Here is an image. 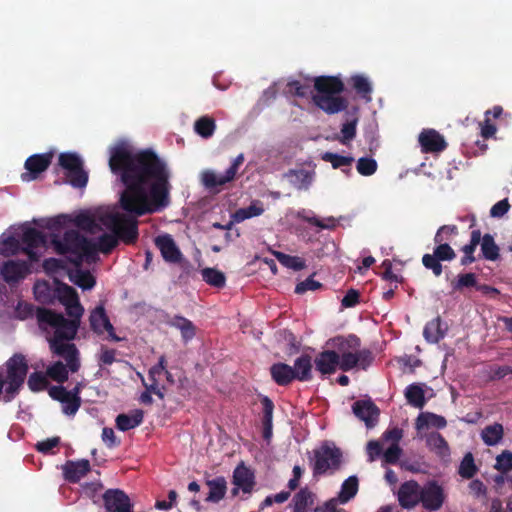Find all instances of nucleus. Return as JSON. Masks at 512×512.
Returning a JSON list of instances; mask_svg holds the SVG:
<instances>
[{"mask_svg": "<svg viewBox=\"0 0 512 512\" xmlns=\"http://www.w3.org/2000/svg\"><path fill=\"white\" fill-rule=\"evenodd\" d=\"M109 167L120 176L125 190L120 196L123 213H107L101 217L102 224L112 232L99 236L96 252L109 254L119 240L134 244L139 236L136 217L152 214L170 203L169 172L166 163L152 149L132 153L125 146L112 148Z\"/></svg>", "mask_w": 512, "mask_h": 512, "instance_id": "f257e3e1", "label": "nucleus"}, {"mask_svg": "<svg viewBox=\"0 0 512 512\" xmlns=\"http://www.w3.org/2000/svg\"><path fill=\"white\" fill-rule=\"evenodd\" d=\"M39 328L49 342L53 354L64 358L72 373L80 368L79 351L75 344L68 341L74 339L79 322H39Z\"/></svg>", "mask_w": 512, "mask_h": 512, "instance_id": "f03ea898", "label": "nucleus"}, {"mask_svg": "<svg viewBox=\"0 0 512 512\" xmlns=\"http://www.w3.org/2000/svg\"><path fill=\"white\" fill-rule=\"evenodd\" d=\"M55 251L60 255H68L71 262L80 265L84 257L88 260L96 258V245L77 230H68L62 237L53 235L51 239Z\"/></svg>", "mask_w": 512, "mask_h": 512, "instance_id": "7ed1b4c3", "label": "nucleus"}, {"mask_svg": "<svg viewBox=\"0 0 512 512\" xmlns=\"http://www.w3.org/2000/svg\"><path fill=\"white\" fill-rule=\"evenodd\" d=\"M339 350V368L343 371H349L360 365L363 369L369 366L373 360L372 353L369 350H359L360 341L356 337H350L347 340H340Z\"/></svg>", "mask_w": 512, "mask_h": 512, "instance_id": "20e7f679", "label": "nucleus"}, {"mask_svg": "<svg viewBox=\"0 0 512 512\" xmlns=\"http://www.w3.org/2000/svg\"><path fill=\"white\" fill-rule=\"evenodd\" d=\"M59 165L66 170L69 184L74 188H83L87 185L88 174L83 168V161L76 153H61Z\"/></svg>", "mask_w": 512, "mask_h": 512, "instance_id": "39448f33", "label": "nucleus"}, {"mask_svg": "<svg viewBox=\"0 0 512 512\" xmlns=\"http://www.w3.org/2000/svg\"><path fill=\"white\" fill-rule=\"evenodd\" d=\"M342 453L338 448L327 444L314 450L313 474L314 476L335 471L340 467Z\"/></svg>", "mask_w": 512, "mask_h": 512, "instance_id": "423d86ee", "label": "nucleus"}, {"mask_svg": "<svg viewBox=\"0 0 512 512\" xmlns=\"http://www.w3.org/2000/svg\"><path fill=\"white\" fill-rule=\"evenodd\" d=\"M436 247L432 254H424L422 257L423 266L431 270L435 277L441 276L443 266L441 261H452L456 258V253L449 243H435Z\"/></svg>", "mask_w": 512, "mask_h": 512, "instance_id": "0eeeda50", "label": "nucleus"}, {"mask_svg": "<svg viewBox=\"0 0 512 512\" xmlns=\"http://www.w3.org/2000/svg\"><path fill=\"white\" fill-rule=\"evenodd\" d=\"M56 302H59L65 307L66 313L71 320H81L84 313V308L80 304L76 290L64 283H59L56 286Z\"/></svg>", "mask_w": 512, "mask_h": 512, "instance_id": "6e6552de", "label": "nucleus"}, {"mask_svg": "<svg viewBox=\"0 0 512 512\" xmlns=\"http://www.w3.org/2000/svg\"><path fill=\"white\" fill-rule=\"evenodd\" d=\"M244 162V155L239 154L226 170L224 175H218L212 170H206L202 173V183L207 189H215L234 180L239 167Z\"/></svg>", "mask_w": 512, "mask_h": 512, "instance_id": "1a4fd4ad", "label": "nucleus"}, {"mask_svg": "<svg viewBox=\"0 0 512 512\" xmlns=\"http://www.w3.org/2000/svg\"><path fill=\"white\" fill-rule=\"evenodd\" d=\"M445 499L446 495L444 489L436 481H431L421 488L420 503L426 510H439L443 506Z\"/></svg>", "mask_w": 512, "mask_h": 512, "instance_id": "9d476101", "label": "nucleus"}, {"mask_svg": "<svg viewBox=\"0 0 512 512\" xmlns=\"http://www.w3.org/2000/svg\"><path fill=\"white\" fill-rule=\"evenodd\" d=\"M18 320H67L62 314L52 313L45 308L35 309L34 305L25 301H19L15 309Z\"/></svg>", "mask_w": 512, "mask_h": 512, "instance_id": "9b49d317", "label": "nucleus"}, {"mask_svg": "<svg viewBox=\"0 0 512 512\" xmlns=\"http://www.w3.org/2000/svg\"><path fill=\"white\" fill-rule=\"evenodd\" d=\"M46 236L43 232L36 228H25L21 236L22 251L28 256L31 261H38L39 254L34 250L38 247L45 246Z\"/></svg>", "mask_w": 512, "mask_h": 512, "instance_id": "f8f14e48", "label": "nucleus"}, {"mask_svg": "<svg viewBox=\"0 0 512 512\" xmlns=\"http://www.w3.org/2000/svg\"><path fill=\"white\" fill-rule=\"evenodd\" d=\"M53 158V153L34 154L28 157L24 167L28 173L22 174L23 180H34L48 169Z\"/></svg>", "mask_w": 512, "mask_h": 512, "instance_id": "ddd939ff", "label": "nucleus"}, {"mask_svg": "<svg viewBox=\"0 0 512 512\" xmlns=\"http://www.w3.org/2000/svg\"><path fill=\"white\" fill-rule=\"evenodd\" d=\"M354 415L363 421L367 428H372L376 425L380 411L378 407L370 400H357L352 405Z\"/></svg>", "mask_w": 512, "mask_h": 512, "instance_id": "4468645a", "label": "nucleus"}, {"mask_svg": "<svg viewBox=\"0 0 512 512\" xmlns=\"http://www.w3.org/2000/svg\"><path fill=\"white\" fill-rule=\"evenodd\" d=\"M397 496L402 508L412 509L420 503L421 487L414 480L406 481L399 487Z\"/></svg>", "mask_w": 512, "mask_h": 512, "instance_id": "2eb2a0df", "label": "nucleus"}, {"mask_svg": "<svg viewBox=\"0 0 512 512\" xmlns=\"http://www.w3.org/2000/svg\"><path fill=\"white\" fill-rule=\"evenodd\" d=\"M104 505L109 512H132L130 498L122 490L109 489L103 494Z\"/></svg>", "mask_w": 512, "mask_h": 512, "instance_id": "dca6fc26", "label": "nucleus"}, {"mask_svg": "<svg viewBox=\"0 0 512 512\" xmlns=\"http://www.w3.org/2000/svg\"><path fill=\"white\" fill-rule=\"evenodd\" d=\"M49 395L54 399L62 403L63 413L66 415H74L80 405L81 398L79 396L70 395L68 390L63 386H53L49 389Z\"/></svg>", "mask_w": 512, "mask_h": 512, "instance_id": "f3484780", "label": "nucleus"}, {"mask_svg": "<svg viewBox=\"0 0 512 512\" xmlns=\"http://www.w3.org/2000/svg\"><path fill=\"white\" fill-rule=\"evenodd\" d=\"M29 272L28 264L25 261L8 260L0 267V275L8 284L17 283Z\"/></svg>", "mask_w": 512, "mask_h": 512, "instance_id": "a211bd4d", "label": "nucleus"}, {"mask_svg": "<svg viewBox=\"0 0 512 512\" xmlns=\"http://www.w3.org/2000/svg\"><path fill=\"white\" fill-rule=\"evenodd\" d=\"M419 143L424 153H437L446 149L444 137L434 129H424L419 135Z\"/></svg>", "mask_w": 512, "mask_h": 512, "instance_id": "6ab92c4d", "label": "nucleus"}, {"mask_svg": "<svg viewBox=\"0 0 512 512\" xmlns=\"http://www.w3.org/2000/svg\"><path fill=\"white\" fill-rule=\"evenodd\" d=\"M154 242L166 262L176 263L181 260L182 252L170 234L157 236Z\"/></svg>", "mask_w": 512, "mask_h": 512, "instance_id": "aec40b11", "label": "nucleus"}, {"mask_svg": "<svg viewBox=\"0 0 512 512\" xmlns=\"http://www.w3.org/2000/svg\"><path fill=\"white\" fill-rule=\"evenodd\" d=\"M313 103L327 114H336L345 110L348 101L337 95H313Z\"/></svg>", "mask_w": 512, "mask_h": 512, "instance_id": "412c9836", "label": "nucleus"}, {"mask_svg": "<svg viewBox=\"0 0 512 512\" xmlns=\"http://www.w3.org/2000/svg\"><path fill=\"white\" fill-rule=\"evenodd\" d=\"M254 473L243 463L239 464L233 473V484L236 486L232 493L236 495L241 489L244 493H250L255 485Z\"/></svg>", "mask_w": 512, "mask_h": 512, "instance_id": "4be33fe9", "label": "nucleus"}, {"mask_svg": "<svg viewBox=\"0 0 512 512\" xmlns=\"http://www.w3.org/2000/svg\"><path fill=\"white\" fill-rule=\"evenodd\" d=\"M316 95H336L344 90V83L336 76H318L314 79Z\"/></svg>", "mask_w": 512, "mask_h": 512, "instance_id": "5701e85b", "label": "nucleus"}, {"mask_svg": "<svg viewBox=\"0 0 512 512\" xmlns=\"http://www.w3.org/2000/svg\"><path fill=\"white\" fill-rule=\"evenodd\" d=\"M338 363L339 354L331 350L319 353L314 360L316 370L323 375L334 373L339 367Z\"/></svg>", "mask_w": 512, "mask_h": 512, "instance_id": "b1692460", "label": "nucleus"}, {"mask_svg": "<svg viewBox=\"0 0 512 512\" xmlns=\"http://www.w3.org/2000/svg\"><path fill=\"white\" fill-rule=\"evenodd\" d=\"M59 282L49 283L48 281H37L34 284L33 292L38 302L54 305L56 303V286Z\"/></svg>", "mask_w": 512, "mask_h": 512, "instance_id": "393cba45", "label": "nucleus"}, {"mask_svg": "<svg viewBox=\"0 0 512 512\" xmlns=\"http://www.w3.org/2000/svg\"><path fill=\"white\" fill-rule=\"evenodd\" d=\"M91 327L95 333L103 336L104 340L120 342L127 339L126 332L121 330L116 333L111 322H91Z\"/></svg>", "mask_w": 512, "mask_h": 512, "instance_id": "a878e982", "label": "nucleus"}, {"mask_svg": "<svg viewBox=\"0 0 512 512\" xmlns=\"http://www.w3.org/2000/svg\"><path fill=\"white\" fill-rule=\"evenodd\" d=\"M290 184L298 190H307L314 180L315 173L305 169L289 170L286 174Z\"/></svg>", "mask_w": 512, "mask_h": 512, "instance_id": "bb28decb", "label": "nucleus"}, {"mask_svg": "<svg viewBox=\"0 0 512 512\" xmlns=\"http://www.w3.org/2000/svg\"><path fill=\"white\" fill-rule=\"evenodd\" d=\"M90 471V463L86 459L76 462H67L64 466L65 478L71 482H77Z\"/></svg>", "mask_w": 512, "mask_h": 512, "instance_id": "cd10ccee", "label": "nucleus"}, {"mask_svg": "<svg viewBox=\"0 0 512 512\" xmlns=\"http://www.w3.org/2000/svg\"><path fill=\"white\" fill-rule=\"evenodd\" d=\"M144 412L141 409H135L129 414H119L116 417V427L121 431H128L140 425L143 421Z\"/></svg>", "mask_w": 512, "mask_h": 512, "instance_id": "c85d7f7f", "label": "nucleus"}, {"mask_svg": "<svg viewBox=\"0 0 512 512\" xmlns=\"http://www.w3.org/2000/svg\"><path fill=\"white\" fill-rule=\"evenodd\" d=\"M206 484L209 487V493L206 497L207 502L217 503L224 498L227 490V482L224 477L208 480Z\"/></svg>", "mask_w": 512, "mask_h": 512, "instance_id": "c756f323", "label": "nucleus"}, {"mask_svg": "<svg viewBox=\"0 0 512 512\" xmlns=\"http://www.w3.org/2000/svg\"><path fill=\"white\" fill-rule=\"evenodd\" d=\"M504 437V428L500 423H493L483 428L481 439L487 446L498 445Z\"/></svg>", "mask_w": 512, "mask_h": 512, "instance_id": "7c9ffc66", "label": "nucleus"}, {"mask_svg": "<svg viewBox=\"0 0 512 512\" xmlns=\"http://www.w3.org/2000/svg\"><path fill=\"white\" fill-rule=\"evenodd\" d=\"M272 379L278 385H287L293 379H295V374L293 373V368L284 363H276L270 368Z\"/></svg>", "mask_w": 512, "mask_h": 512, "instance_id": "2f4dec72", "label": "nucleus"}, {"mask_svg": "<svg viewBox=\"0 0 512 512\" xmlns=\"http://www.w3.org/2000/svg\"><path fill=\"white\" fill-rule=\"evenodd\" d=\"M293 512H309L314 504V494L308 488H302L292 500Z\"/></svg>", "mask_w": 512, "mask_h": 512, "instance_id": "473e14b6", "label": "nucleus"}, {"mask_svg": "<svg viewBox=\"0 0 512 512\" xmlns=\"http://www.w3.org/2000/svg\"><path fill=\"white\" fill-rule=\"evenodd\" d=\"M447 421L443 416L436 415L430 412L421 413L416 419V429L424 430L429 427L444 428Z\"/></svg>", "mask_w": 512, "mask_h": 512, "instance_id": "72a5a7b5", "label": "nucleus"}, {"mask_svg": "<svg viewBox=\"0 0 512 512\" xmlns=\"http://www.w3.org/2000/svg\"><path fill=\"white\" fill-rule=\"evenodd\" d=\"M293 373L295 379L300 381H307L312 378V362L311 357L308 355H302L295 360Z\"/></svg>", "mask_w": 512, "mask_h": 512, "instance_id": "f704fd0d", "label": "nucleus"}, {"mask_svg": "<svg viewBox=\"0 0 512 512\" xmlns=\"http://www.w3.org/2000/svg\"><path fill=\"white\" fill-rule=\"evenodd\" d=\"M322 160L331 163L334 169H342L343 172L349 174L354 158L351 156H343L332 152H325Z\"/></svg>", "mask_w": 512, "mask_h": 512, "instance_id": "c9c22d12", "label": "nucleus"}, {"mask_svg": "<svg viewBox=\"0 0 512 512\" xmlns=\"http://www.w3.org/2000/svg\"><path fill=\"white\" fill-rule=\"evenodd\" d=\"M480 245L482 257L484 259L489 261H496L499 258L500 249L495 243L494 237L491 234L486 233L483 236L481 235Z\"/></svg>", "mask_w": 512, "mask_h": 512, "instance_id": "e433bc0d", "label": "nucleus"}, {"mask_svg": "<svg viewBox=\"0 0 512 512\" xmlns=\"http://www.w3.org/2000/svg\"><path fill=\"white\" fill-rule=\"evenodd\" d=\"M448 330L447 322H428L424 328V336L431 343L439 342Z\"/></svg>", "mask_w": 512, "mask_h": 512, "instance_id": "4c0bfd02", "label": "nucleus"}, {"mask_svg": "<svg viewBox=\"0 0 512 512\" xmlns=\"http://www.w3.org/2000/svg\"><path fill=\"white\" fill-rule=\"evenodd\" d=\"M216 129L215 120L210 116H202L194 123L195 132L202 138H210Z\"/></svg>", "mask_w": 512, "mask_h": 512, "instance_id": "58836bf2", "label": "nucleus"}, {"mask_svg": "<svg viewBox=\"0 0 512 512\" xmlns=\"http://www.w3.org/2000/svg\"><path fill=\"white\" fill-rule=\"evenodd\" d=\"M264 212L262 204L259 201L252 202L248 207L238 209L233 215L235 222L239 223L246 219L260 216Z\"/></svg>", "mask_w": 512, "mask_h": 512, "instance_id": "ea45409f", "label": "nucleus"}, {"mask_svg": "<svg viewBox=\"0 0 512 512\" xmlns=\"http://www.w3.org/2000/svg\"><path fill=\"white\" fill-rule=\"evenodd\" d=\"M202 279L210 286L222 288L225 286L226 277L223 272L216 268H204L201 271Z\"/></svg>", "mask_w": 512, "mask_h": 512, "instance_id": "a19ab883", "label": "nucleus"}, {"mask_svg": "<svg viewBox=\"0 0 512 512\" xmlns=\"http://www.w3.org/2000/svg\"><path fill=\"white\" fill-rule=\"evenodd\" d=\"M274 256L281 265L294 271H301L306 267L305 260L298 256H291L283 252L275 251Z\"/></svg>", "mask_w": 512, "mask_h": 512, "instance_id": "79ce46f5", "label": "nucleus"}, {"mask_svg": "<svg viewBox=\"0 0 512 512\" xmlns=\"http://www.w3.org/2000/svg\"><path fill=\"white\" fill-rule=\"evenodd\" d=\"M351 84L358 95L366 101H371L372 86L366 77L354 75L351 77Z\"/></svg>", "mask_w": 512, "mask_h": 512, "instance_id": "37998d69", "label": "nucleus"}, {"mask_svg": "<svg viewBox=\"0 0 512 512\" xmlns=\"http://www.w3.org/2000/svg\"><path fill=\"white\" fill-rule=\"evenodd\" d=\"M478 472V467L474 462V457L471 452L464 455L460 462L458 473L464 479H472Z\"/></svg>", "mask_w": 512, "mask_h": 512, "instance_id": "c03bdc74", "label": "nucleus"}, {"mask_svg": "<svg viewBox=\"0 0 512 512\" xmlns=\"http://www.w3.org/2000/svg\"><path fill=\"white\" fill-rule=\"evenodd\" d=\"M427 446L435 451L439 455H447L449 452V446L446 440L438 432L431 433L426 439Z\"/></svg>", "mask_w": 512, "mask_h": 512, "instance_id": "a18cd8bd", "label": "nucleus"}, {"mask_svg": "<svg viewBox=\"0 0 512 512\" xmlns=\"http://www.w3.org/2000/svg\"><path fill=\"white\" fill-rule=\"evenodd\" d=\"M358 491V479L356 476H350L341 487L338 499L341 503H346L353 498Z\"/></svg>", "mask_w": 512, "mask_h": 512, "instance_id": "49530a36", "label": "nucleus"}, {"mask_svg": "<svg viewBox=\"0 0 512 512\" xmlns=\"http://www.w3.org/2000/svg\"><path fill=\"white\" fill-rule=\"evenodd\" d=\"M71 280L83 290H89L96 284L95 277L88 270H76L74 275L71 276Z\"/></svg>", "mask_w": 512, "mask_h": 512, "instance_id": "de8ad7c7", "label": "nucleus"}, {"mask_svg": "<svg viewBox=\"0 0 512 512\" xmlns=\"http://www.w3.org/2000/svg\"><path fill=\"white\" fill-rule=\"evenodd\" d=\"M405 397L408 403L414 407L422 408L425 404L424 391L420 386L416 384L409 385L406 388Z\"/></svg>", "mask_w": 512, "mask_h": 512, "instance_id": "09e8293b", "label": "nucleus"}, {"mask_svg": "<svg viewBox=\"0 0 512 512\" xmlns=\"http://www.w3.org/2000/svg\"><path fill=\"white\" fill-rule=\"evenodd\" d=\"M261 403L263 405V424H264V436L265 438L270 437L271 429H272V416L274 405L273 402L267 397L264 396L261 399Z\"/></svg>", "mask_w": 512, "mask_h": 512, "instance_id": "8fccbe9b", "label": "nucleus"}, {"mask_svg": "<svg viewBox=\"0 0 512 512\" xmlns=\"http://www.w3.org/2000/svg\"><path fill=\"white\" fill-rule=\"evenodd\" d=\"M68 369L67 365L65 366L61 361H57L47 368L46 374L52 380L63 383L68 380Z\"/></svg>", "mask_w": 512, "mask_h": 512, "instance_id": "3c124183", "label": "nucleus"}, {"mask_svg": "<svg viewBox=\"0 0 512 512\" xmlns=\"http://www.w3.org/2000/svg\"><path fill=\"white\" fill-rule=\"evenodd\" d=\"M19 251H22L21 240L13 236L5 238L0 243V254L5 257L16 255Z\"/></svg>", "mask_w": 512, "mask_h": 512, "instance_id": "603ef678", "label": "nucleus"}, {"mask_svg": "<svg viewBox=\"0 0 512 512\" xmlns=\"http://www.w3.org/2000/svg\"><path fill=\"white\" fill-rule=\"evenodd\" d=\"M457 235L458 227L456 225H443L437 230L434 236V243H448L452 237Z\"/></svg>", "mask_w": 512, "mask_h": 512, "instance_id": "864d4df0", "label": "nucleus"}, {"mask_svg": "<svg viewBox=\"0 0 512 512\" xmlns=\"http://www.w3.org/2000/svg\"><path fill=\"white\" fill-rule=\"evenodd\" d=\"M357 123L358 118L355 117L342 125L341 138H339V141L342 144H348L351 140L355 138L357 131Z\"/></svg>", "mask_w": 512, "mask_h": 512, "instance_id": "5fc2aeb1", "label": "nucleus"}, {"mask_svg": "<svg viewBox=\"0 0 512 512\" xmlns=\"http://www.w3.org/2000/svg\"><path fill=\"white\" fill-rule=\"evenodd\" d=\"M494 468L501 472L502 474H506L512 470V452L509 450L502 451L501 454L497 455L496 463Z\"/></svg>", "mask_w": 512, "mask_h": 512, "instance_id": "6e6d98bb", "label": "nucleus"}, {"mask_svg": "<svg viewBox=\"0 0 512 512\" xmlns=\"http://www.w3.org/2000/svg\"><path fill=\"white\" fill-rule=\"evenodd\" d=\"M377 162L373 158L362 157L357 161V171L363 176H371L377 170Z\"/></svg>", "mask_w": 512, "mask_h": 512, "instance_id": "4d7b16f0", "label": "nucleus"}, {"mask_svg": "<svg viewBox=\"0 0 512 512\" xmlns=\"http://www.w3.org/2000/svg\"><path fill=\"white\" fill-rule=\"evenodd\" d=\"M117 351L105 345H101L98 353V365L100 367L112 365L116 361Z\"/></svg>", "mask_w": 512, "mask_h": 512, "instance_id": "13d9d810", "label": "nucleus"}, {"mask_svg": "<svg viewBox=\"0 0 512 512\" xmlns=\"http://www.w3.org/2000/svg\"><path fill=\"white\" fill-rule=\"evenodd\" d=\"M74 224L86 231V232H93V230L96 228L97 224L95 222V219L93 216H91L88 213H80L74 218Z\"/></svg>", "mask_w": 512, "mask_h": 512, "instance_id": "bf43d9fd", "label": "nucleus"}, {"mask_svg": "<svg viewBox=\"0 0 512 512\" xmlns=\"http://www.w3.org/2000/svg\"><path fill=\"white\" fill-rule=\"evenodd\" d=\"M47 374L40 372L32 373L28 378V386L32 391H40L46 388L48 384Z\"/></svg>", "mask_w": 512, "mask_h": 512, "instance_id": "052dcab7", "label": "nucleus"}, {"mask_svg": "<svg viewBox=\"0 0 512 512\" xmlns=\"http://www.w3.org/2000/svg\"><path fill=\"white\" fill-rule=\"evenodd\" d=\"M172 324L180 331L184 342H188L196 335V327L192 322H172Z\"/></svg>", "mask_w": 512, "mask_h": 512, "instance_id": "680f3d73", "label": "nucleus"}, {"mask_svg": "<svg viewBox=\"0 0 512 512\" xmlns=\"http://www.w3.org/2000/svg\"><path fill=\"white\" fill-rule=\"evenodd\" d=\"M481 241V231L479 229L472 230L470 241L464 245L461 250L464 254L474 256L475 250Z\"/></svg>", "mask_w": 512, "mask_h": 512, "instance_id": "e2e57ef3", "label": "nucleus"}, {"mask_svg": "<svg viewBox=\"0 0 512 512\" xmlns=\"http://www.w3.org/2000/svg\"><path fill=\"white\" fill-rule=\"evenodd\" d=\"M402 454V449L399 444L390 445L386 451L383 452V462L385 464H395L398 462Z\"/></svg>", "mask_w": 512, "mask_h": 512, "instance_id": "0e129e2a", "label": "nucleus"}, {"mask_svg": "<svg viewBox=\"0 0 512 512\" xmlns=\"http://www.w3.org/2000/svg\"><path fill=\"white\" fill-rule=\"evenodd\" d=\"M476 283L477 281L474 273H465L458 276V279L453 287L455 290H461L463 288L474 287Z\"/></svg>", "mask_w": 512, "mask_h": 512, "instance_id": "69168bd1", "label": "nucleus"}, {"mask_svg": "<svg viewBox=\"0 0 512 512\" xmlns=\"http://www.w3.org/2000/svg\"><path fill=\"white\" fill-rule=\"evenodd\" d=\"M287 87L289 92L298 97H306L310 92V86L303 84L298 80L288 82Z\"/></svg>", "mask_w": 512, "mask_h": 512, "instance_id": "338daca9", "label": "nucleus"}, {"mask_svg": "<svg viewBox=\"0 0 512 512\" xmlns=\"http://www.w3.org/2000/svg\"><path fill=\"white\" fill-rule=\"evenodd\" d=\"M322 284L318 281H315L311 276L305 279L304 281L298 283L295 287V293L303 294L306 291H315L319 289Z\"/></svg>", "mask_w": 512, "mask_h": 512, "instance_id": "774afa93", "label": "nucleus"}]
</instances>
